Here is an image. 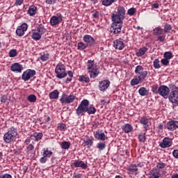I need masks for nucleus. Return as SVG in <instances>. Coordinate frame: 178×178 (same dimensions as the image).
<instances>
[{
  "mask_svg": "<svg viewBox=\"0 0 178 178\" xmlns=\"http://www.w3.org/2000/svg\"><path fill=\"white\" fill-rule=\"evenodd\" d=\"M135 74L136 76L131 80V86H138V84L143 83L147 79V76H148V71L143 67V66L137 65L135 68Z\"/></svg>",
  "mask_w": 178,
  "mask_h": 178,
  "instance_id": "obj_1",
  "label": "nucleus"
},
{
  "mask_svg": "<svg viewBox=\"0 0 178 178\" xmlns=\"http://www.w3.org/2000/svg\"><path fill=\"white\" fill-rule=\"evenodd\" d=\"M55 73L57 79H65L68 74L69 77L67 78L65 83H70L73 79V72L72 71L66 72V67L60 63L56 66Z\"/></svg>",
  "mask_w": 178,
  "mask_h": 178,
  "instance_id": "obj_2",
  "label": "nucleus"
},
{
  "mask_svg": "<svg viewBox=\"0 0 178 178\" xmlns=\"http://www.w3.org/2000/svg\"><path fill=\"white\" fill-rule=\"evenodd\" d=\"M86 67L90 79L98 77V74H99V69L94 60H88Z\"/></svg>",
  "mask_w": 178,
  "mask_h": 178,
  "instance_id": "obj_3",
  "label": "nucleus"
},
{
  "mask_svg": "<svg viewBox=\"0 0 178 178\" xmlns=\"http://www.w3.org/2000/svg\"><path fill=\"white\" fill-rule=\"evenodd\" d=\"M17 136V131L15 127H11L10 130L7 133H6L3 136V140L5 143L9 144L11 141H13L16 136Z\"/></svg>",
  "mask_w": 178,
  "mask_h": 178,
  "instance_id": "obj_4",
  "label": "nucleus"
},
{
  "mask_svg": "<svg viewBox=\"0 0 178 178\" xmlns=\"http://www.w3.org/2000/svg\"><path fill=\"white\" fill-rule=\"evenodd\" d=\"M90 106V102L87 99H83L81 101V104H79L77 108L76 109V113L77 116H83L86 112H87V106Z\"/></svg>",
  "mask_w": 178,
  "mask_h": 178,
  "instance_id": "obj_5",
  "label": "nucleus"
},
{
  "mask_svg": "<svg viewBox=\"0 0 178 178\" xmlns=\"http://www.w3.org/2000/svg\"><path fill=\"white\" fill-rule=\"evenodd\" d=\"M76 101V96L74 94L71 93L67 95L66 93H63L60 99V102H61L62 105H65L66 104H73Z\"/></svg>",
  "mask_w": 178,
  "mask_h": 178,
  "instance_id": "obj_6",
  "label": "nucleus"
},
{
  "mask_svg": "<svg viewBox=\"0 0 178 178\" xmlns=\"http://www.w3.org/2000/svg\"><path fill=\"white\" fill-rule=\"evenodd\" d=\"M63 22V17L62 14H56L54 15L50 19V24L54 27V26H58L60 24V22Z\"/></svg>",
  "mask_w": 178,
  "mask_h": 178,
  "instance_id": "obj_7",
  "label": "nucleus"
},
{
  "mask_svg": "<svg viewBox=\"0 0 178 178\" xmlns=\"http://www.w3.org/2000/svg\"><path fill=\"white\" fill-rule=\"evenodd\" d=\"M35 76V70H27L23 72L22 79L24 81H29L31 77Z\"/></svg>",
  "mask_w": 178,
  "mask_h": 178,
  "instance_id": "obj_8",
  "label": "nucleus"
},
{
  "mask_svg": "<svg viewBox=\"0 0 178 178\" xmlns=\"http://www.w3.org/2000/svg\"><path fill=\"white\" fill-rule=\"evenodd\" d=\"M173 144V141L171 138L165 137L163 139V141L159 143V147L161 148H170V147H172Z\"/></svg>",
  "mask_w": 178,
  "mask_h": 178,
  "instance_id": "obj_9",
  "label": "nucleus"
},
{
  "mask_svg": "<svg viewBox=\"0 0 178 178\" xmlns=\"http://www.w3.org/2000/svg\"><path fill=\"white\" fill-rule=\"evenodd\" d=\"M27 29H29V25L26 23H23L21 26L17 28V35H19V37H23V35H24V32L27 31Z\"/></svg>",
  "mask_w": 178,
  "mask_h": 178,
  "instance_id": "obj_10",
  "label": "nucleus"
},
{
  "mask_svg": "<svg viewBox=\"0 0 178 178\" xmlns=\"http://www.w3.org/2000/svg\"><path fill=\"white\" fill-rule=\"evenodd\" d=\"M159 95L163 97V98H168L169 97V92H170V90L166 86H161L159 90Z\"/></svg>",
  "mask_w": 178,
  "mask_h": 178,
  "instance_id": "obj_11",
  "label": "nucleus"
},
{
  "mask_svg": "<svg viewBox=\"0 0 178 178\" xmlns=\"http://www.w3.org/2000/svg\"><path fill=\"white\" fill-rule=\"evenodd\" d=\"M83 41L86 43L88 47H92L95 44V39L90 35H85L83 37Z\"/></svg>",
  "mask_w": 178,
  "mask_h": 178,
  "instance_id": "obj_12",
  "label": "nucleus"
},
{
  "mask_svg": "<svg viewBox=\"0 0 178 178\" xmlns=\"http://www.w3.org/2000/svg\"><path fill=\"white\" fill-rule=\"evenodd\" d=\"M111 86V81L109 80H104L99 82V90L100 91H106L108 88Z\"/></svg>",
  "mask_w": 178,
  "mask_h": 178,
  "instance_id": "obj_13",
  "label": "nucleus"
},
{
  "mask_svg": "<svg viewBox=\"0 0 178 178\" xmlns=\"http://www.w3.org/2000/svg\"><path fill=\"white\" fill-rule=\"evenodd\" d=\"M122 27H123V24L113 23L111 25V33L113 34H119L122 31Z\"/></svg>",
  "mask_w": 178,
  "mask_h": 178,
  "instance_id": "obj_14",
  "label": "nucleus"
},
{
  "mask_svg": "<svg viewBox=\"0 0 178 178\" xmlns=\"http://www.w3.org/2000/svg\"><path fill=\"white\" fill-rule=\"evenodd\" d=\"M10 70L15 73H22L23 72V65L19 63H15L11 65Z\"/></svg>",
  "mask_w": 178,
  "mask_h": 178,
  "instance_id": "obj_15",
  "label": "nucleus"
},
{
  "mask_svg": "<svg viewBox=\"0 0 178 178\" xmlns=\"http://www.w3.org/2000/svg\"><path fill=\"white\" fill-rule=\"evenodd\" d=\"M169 99L172 104H178V90H172L169 95Z\"/></svg>",
  "mask_w": 178,
  "mask_h": 178,
  "instance_id": "obj_16",
  "label": "nucleus"
},
{
  "mask_svg": "<svg viewBox=\"0 0 178 178\" xmlns=\"http://www.w3.org/2000/svg\"><path fill=\"white\" fill-rule=\"evenodd\" d=\"M113 47L115 49H119V51H122L123 48H124V42L122 41V39H117L113 41Z\"/></svg>",
  "mask_w": 178,
  "mask_h": 178,
  "instance_id": "obj_17",
  "label": "nucleus"
},
{
  "mask_svg": "<svg viewBox=\"0 0 178 178\" xmlns=\"http://www.w3.org/2000/svg\"><path fill=\"white\" fill-rule=\"evenodd\" d=\"M94 136L96 140H101V141H105V140H106V136L102 131L97 130L95 131Z\"/></svg>",
  "mask_w": 178,
  "mask_h": 178,
  "instance_id": "obj_18",
  "label": "nucleus"
},
{
  "mask_svg": "<svg viewBox=\"0 0 178 178\" xmlns=\"http://www.w3.org/2000/svg\"><path fill=\"white\" fill-rule=\"evenodd\" d=\"M111 19L113 22V23H115L117 24H123V20H124V18H122V17L117 14H112Z\"/></svg>",
  "mask_w": 178,
  "mask_h": 178,
  "instance_id": "obj_19",
  "label": "nucleus"
},
{
  "mask_svg": "<svg viewBox=\"0 0 178 178\" xmlns=\"http://www.w3.org/2000/svg\"><path fill=\"white\" fill-rule=\"evenodd\" d=\"M72 165L73 166H74V168H81L82 169H87V164L83 163V161L76 160Z\"/></svg>",
  "mask_w": 178,
  "mask_h": 178,
  "instance_id": "obj_20",
  "label": "nucleus"
},
{
  "mask_svg": "<svg viewBox=\"0 0 178 178\" xmlns=\"http://www.w3.org/2000/svg\"><path fill=\"white\" fill-rule=\"evenodd\" d=\"M148 118H147V117H143L140 119L139 122L140 123V124H143V128L145 129V130H148V129H149V125H148Z\"/></svg>",
  "mask_w": 178,
  "mask_h": 178,
  "instance_id": "obj_21",
  "label": "nucleus"
},
{
  "mask_svg": "<svg viewBox=\"0 0 178 178\" xmlns=\"http://www.w3.org/2000/svg\"><path fill=\"white\" fill-rule=\"evenodd\" d=\"M161 177V173L159 170L153 169L149 173V178H159Z\"/></svg>",
  "mask_w": 178,
  "mask_h": 178,
  "instance_id": "obj_22",
  "label": "nucleus"
},
{
  "mask_svg": "<svg viewBox=\"0 0 178 178\" xmlns=\"http://www.w3.org/2000/svg\"><path fill=\"white\" fill-rule=\"evenodd\" d=\"M43 136L42 133L35 132L31 136L30 139L33 140L34 141H40Z\"/></svg>",
  "mask_w": 178,
  "mask_h": 178,
  "instance_id": "obj_23",
  "label": "nucleus"
},
{
  "mask_svg": "<svg viewBox=\"0 0 178 178\" xmlns=\"http://www.w3.org/2000/svg\"><path fill=\"white\" fill-rule=\"evenodd\" d=\"M35 13H37V7L35 6H31L27 10V15L35 16Z\"/></svg>",
  "mask_w": 178,
  "mask_h": 178,
  "instance_id": "obj_24",
  "label": "nucleus"
},
{
  "mask_svg": "<svg viewBox=\"0 0 178 178\" xmlns=\"http://www.w3.org/2000/svg\"><path fill=\"white\" fill-rule=\"evenodd\" d=\"M117 15L120 16L121 19H124V15H126V10H124L123 6H120L118 8Z\"/></svg>",
  "mask_w": 178,
  "mask_h": 178,
  "instance_id": "obj_25",
  "label": "nucleus"
},
{
  "mask_svg": "<svg viewBox=\"0 0 178 178\" xmlns=\"http://www.w3.org/2000/svg\"><path fill=\"white\" fill-rule=\"evenodd\" d=\"M128 170H129V175H137L138 168H137V165L132 164L129 167Z\"/></svg>",
  "mask_w": 178,
  "mask_h": 178,
  "instance_id": "obj_26",
  "label": "nucleus"
},
{
  "mask_svg": "<svg viewBox=\"0 0 178 178\" xmlns=\"http://www.w3.org/2000/svg\"><path fill=\"white\" fill-rule=\"evenodd\" d=\"M83 144H85V146L88 147V148H90L94 144V140L90 138L88 136H86L83 139Z\"/></svg>",
  "mask_w": 178,
  "mask_h": 178,
  "instance_id": "obj_27",
  "label": "nucleus"
},
{
  "mask_svg": "<svg viewBox=\"0 0 178 178\" xmlns=\"http://www.w3.org/2000/svg\"><path fill=\"white\" fill-rule=\"evenodd\" d=\"M122 131L124 133H131L133 127L130 124H125L122 126Z\"/></svg>",
  "mask_w": 178,
  "mask_h": 178,
  "instance_id": "obj_28",
  "label": "nucleus"
},
{
  "mask_svg": "<svg viewBox=\"0 0 178 178\" xmlns=\"http://www.w3.org/2000/svg\"><path fill=\"white\" fill-rule=\"evenodd\" d=\"M147 51H148V48H147L146 47H143L139 49L138 51L136 52V55L138 57L143 56V55H145Z\"/></svg>",
  "mask_w": 178,
  "mask_h": 178,
  "instance_id": "obj_29",
  "label": "nucleus"
},
{
  "mask_svg": "<svg viewBox=\"0 0 178 178\" xmlns=\"http://www.w3.org/2000/svg\"><path fill=\"white\" fill-rule=\"evenodd\" d=\"M50 99H58L59 98V91L55 90L49 94Z\"/></svg>",
  "mask_w": 178,
  "mask_h": 178,
  "instance_id": "obj_30",
  "label": "nucleus"
},
{
  "mask_svg": "<svg viewBox=\"0 0 178 178\" xmlns=\"http://www.w3.org/2000/svg\"><path fill=\"white\" fill-rule=\"evenodd\" d=\"M166 129L170 131H175V130H176L175 127V120L169 121L166 124Z\"/></svg>",
  "mask_w": 178,
  "mask_h": 178,
  "instance_id": "obj_31",
  "label": "nucleus"
},
{
  "mask_svg": "<svg viewBox=\"0 0 178 178\" xmlns=\"http://www.w3.org/2000/svg\"><path fill=\"white\" fill-rule=\"evenodd\" d=\"M153 34L154 35H162V34H165V32L162 28L159 26V27H156L153 30Z\"/></svg>",
  "mask_w": 178,
  "mask_h": 178,
  "instance_id": "obj_32",
  "label": "nucleus"
},
{
  "mask_svg": "<svg viewBox=\"0 0 178 178\" xmlns=\"http://www.w3.org/2000/svg\"><path fill=\"white\" fill-rule=\"evenodd\" d=\"M60 145L62 149H69V148H70L71 144L69 141H63L60 143Z\"/></svg>",
  "mask_w": 178,
  "mask_h": 178,
  "instance_id": "obj_33",
  "label": "nucleus"
},
{
  "mask_svg": "<svg viewBox=\"0 0 178 178\" xmlns=\"http://www.w3.org/2000/svg\"><path fill=\"white\" fill-rule=\"evenodd\" d=\"M52 151L49 150L48 148H44L43 149V156L46 158H51L52 156Z\"/></svg>",
  "mask_w": 178,
  "mask_h": 178,
  "instance_id": "obj_34",
  "label": "nucleus"
},
{
  "mask_svg": "<svg viewBox=\"0 0 178 178\" xmlns=\"http://www.w3.org/2000/svg\"><path fill=\"white\" fill-rule=\"evenodd\" d=\"M86 112L88 115H94L97 112V108L92 106H87Z\"/></svg>",
  "mask_w": 178,
  "mask_h": 178,
  "instance_id": "obj_35",
  "label": "nucleus"
},
{
  "mask_svg": "<svg viewBox=\"0 0 178 178\" xmlns=\"http://www.w3.org/2000/svg\"><path fill=\"white\" fill-rule=\"evenodd\" d=\"M138 92L141 97H145V95H148V90L145 87H142L139 89Z\"/></svg>",
  "mask_w": 178,
  "mask_h": 178,
  "instance_id": "obj_36",
  "label": "nucleus"
},
{
  "mask_svg": "<svg viewBox=\"0 0 178 178\" xmlns=\"http://www.w3.org/2000/svg\"><path fill=\"white\" fill-rule=\"evenodd\" d=\"M41 33H39L38 32H33L31 37L33 40H35V41H38L41 40Z\"/></svg>",
  "mask_w": 178,
  "mask_h": 178,
  "instance_id": "obj_37",
  "label": "nucleus"
},
{
  "mask_svg": "<svg viewBox=\"0 0 178 178\" xmlns=\"http://www.w3.org/2000/svg\"><path fill=\"white\" fill-rule=\"evenodd\" d=\"M37 31L41 35L42 34L45 33V28L44 27V25L42 24H40L38 27H37Z\"/></svg>",
  "mask_w": 178,
  "mask_h": 178,
  "instance_id": "obj_38",
  "label": "nucleus"
},
{
  "mask_svg": "<svg viewBox=\"0 0 178 178\" xmlns=\"http://www.w3.org/2000/svg\"><path fill=\"white\" fill-rule=\"evenodd\" d=\"M118 0H103L102 5L104 6H111L113 2H116Z\"/></svg>",
  "mask_w": 178,
  "mask_h": 178,
  "instance_id": "obj_39",
  "label": "nucleus"
},
{
  "mask_svg": "<svg viewBox=\"0 0 178 178\" xmlns=\"http://www.w3.org/2000/svg\"><path fill=\"white\" fill-rule=\"evenodd\" d=\"M77 47L78 49L81 51L83 49H86V48H88V46L86 43L81 42L78 43Z\"/></svg>",
  "mask_w": 178,
  "mask_h": 178,
  "instance_id": "obj_40",
  "label": "nucleus"
},
{
  "mask_svg": "<svg viewBox=\"0 0 178 178\" xmlns=\"http://www.w3.org/2000/svg\"><path fill=\"white\" fill-rule=\"evenodd\" d=\"M163 57L165 59H168V60H169V59H172V58H173V53L171 51H166L164 53Z\"/></svg>",
  "mask_w": 178,
  "mask_h": 178,
  "instance_id": "obj_41",
  "label": "nucleus"
},
{
  "mask_svg": "<svg viewBox=\"0 0 178 178\" xmlns=\"http://www.w3.org/2000/svg\"><path fill=\"white\" fill-rule=\"evenodd\" d=\"M27 99L29 102H35L37 101V96L35 95H30L28 96Z\"/></svg>",
  "mask_w": 178,
  "mask_h": 178,
  "instance_id": "obj_42",
  "label": "nucleus"
},
{
  "mask_svg": "<svg viewBox=\"0 0 178 178\" xmlns=\"http://www.w3.org/2000/svg\"><path fill=\"white\" fill-rule=\"evenodd\" d=\"M146 139H147V137L145 136V133L139 134L138 140L140 143H145Z\"/></svg>",
  "mask_w": 178,
  "mask_h": 178,
  "instance_id": "obj_43",
  "label": "nucleus"
},
{
  "mask_svg": "<svg viewBox=\"0 0 178 178\" xmlns=\"http://www.w3.org/2000/svg\"><path fill=\"white\" fill-rule=\"evenodd\" d=\"M153 66L154 69H160L161 64L159 63V59H155L153 62Z\"/></svg>",
  "mask_w": 178,
  "mask_h": 178,
  "instance_id": "obj_44",
  "label": "nucleus"
},
{
  "mask_svg": "<svg viewBox=\"0 0 178 178\" xmlns=\"http://www.w3.org/2000/svg\"><path fill=\"white\" fill-rule=\"evenodd\" d=\"M9 56L10 58H15V56H17V50L16 49L10 50Z\"/></svg>",
  "mask_w": 178,
  "mask_h": 178,
  "instance_id": "obj_45",
  "label": "nucleus"
},
{
  "mask_svg": "<svg viewBox=\"0 0 178 178\" xmlns=\"http://www.w3.org/2000/svg\"><path fill=\"white\" fill-rule=\"evenodd\" d=\"M79 81H81V82L85 81V83H90V78L86 77L83 75L80 76L79 78Z\"/></svg>",
  "mask_w": 178,
  "mask_h": 178,
  "instance_id": "obj_46",
  "label": "nucleus"
},
{
  "mask_svg": "<svg viewBox=\"0 0 178 178\" xmlns=\"http://www.w3.org/2000/svg\"><path fill=\"white\" fill-rule=\"evenodd\" d=\"M105 147H106V145L104 143H97V148L99 151H103V149H105Z\"/></svg>",
  "mask_w": 178,
  "mask_h": 178,
  "instance_id": "obj_47",
  "label": "nucleus"
},
{
  "mask_svg": "<svg viewBox=\"0 0 178 178\" xmlns=\"http://www.w3.org/2000/svg\"><path fill=\"white\" fill-rule=\"evenodd\" d=\"M40 59L42 60V62L48 60V59H49V54H44L40 56Z\"/></svg>",
  "mask_w": 178,
  "mask_h": 178,
  "instance_id": "obj_48",
  "label": "nucleus"
},
{
  "mask_svg": "<svg viewBox=\"0 0 178 178\" xmlns=\"http://www.w3.org/2000/svg\"><path fill=\"white\" fill-rule=\"evenodd\" d=\"M58 2V0H45V3L51 6V5H55Z\"/></svg>",
  "mask_w": 178,
  "mask_h": 178,
  "instance_id": "obj_49",
  "label": "nucleus"
},
{
  "mask_svg": "<svg viewBox=\"0 0 178 178\" xmlns=\"http://www.w3.org/2000/svg\"><path fill=\"white\" fill-rule=\"evenodd\" d=\"M137 10H136V8H131L128 10L127 13L128 15H129V16H133L134 15V13H136Z\"/></svg>",
  "mask_w": 178,
  "mask_h": 178,
  "instance_id": "obj_50",
  "label": "nucleus"
},
{
  "mask_svg": "<svg viewBox=\"0 0 178 178\" xmlns=\"http://www.w3.org/2000/svg\"><path fill=\"white\" fill-rule=\"evenodd\" d=\"M152 91L154 93V94H159V87H158V86L154 85L152 86Z\"/></svg>",
  "mask_w": 178,
  "mask_h": 178,
  "instance_id": "obj_51",
  "label": "nucleus"
},
{
  "mask_svg": "<svg viewBox=\"0 0 178 178\" xmlns=\"http://www.w3.org/2000/svg\"><path fill=\"white\" fill-rule=\"evenodd\" d=\"M165 33H163L162 35H159L157 38V41H159L160 42H163V41H165Z\"/></svg>",
  "mask_w": 178,
  "mask_h": 178,
  "instance_id": "obj_52",
  "label": "nucleus"
},
{
  "mask_svg": "<svg viewBox=\"0 0 178 178\" xmlns=\"http://www.w3.org/2000/svg\"><path fill=\"white\" fill-rule=\"evenodd\" d=\"M172 30V26L170 24H165L164 26V33H168V31H170Z\"/></svg>",
  "mask_w": 178,
  "mask_h": 178,
  "instance_id": "obj_53",
  "label": "nucleus"
},
{
  "mask_svg": "<svg viewBox=\"0 0 178 178\" xmlns=\"http://www.w3.org/2000/svg\"><path fill=\"white\" fill-rule=\"evenodd\" d=\"M161 63L164 66H168L169 65V60L168 58L161 59Z\"/></svg>",
  "mask_w": 178,
  "mask_h": 178,
  "instance_id": "obj_54",
  "label": "nucleus"
},
{
  "mask_svg": "<svg viewBox=\"0 0 178 178\" xmlns=\"http://www.w3.org/2000/svg\"><path fill=\"white\" fill-rule=\"evenodd\" d=\"M65 127H66V125L63 123L58 124V130H60L61 131H63V130H65Z\"/></svg>",
  "mask_w": 178,
  "mask_h": 178,
  "instance_id": "obj_55",
  "label": "nucleus"
},
{
  "mask_svg": "<svg viewBox=\"0 0 178 178\" xmlns=\"http://www.w3.org/2000/svg\"><path fill=\"white\" fill-rule=\"evenodd\" d=\"M34 149V145L33 144H30L26 147L27 152H31Z\"/></svg>",
  "mask_w": 178,
  "mask_h": 178,
  "instance_id": "obj_56",
  "label": "nucleus"
},
{
  "mask_svg": "<svg viewBox=\"0 0 178 178\" xmlns=\"http://www.w3.org/2000/svg\"><path fill=\"white\" fill-rule=\"evenodd\" d=\"M156 166L157 169H163L166 166V164L165 163H158Z\"/></svg>",
  "mask_w": 178,
  "mask_h": 178,
  "instance_id": "obj_57",
  "label": "nucleus"
},
{
  "mask_svg": "<svg viewBox=\"0 0 178 178\" xmlns=\"http://www.w3.org/2000/svg\"><path fill=\"white\" fill-rule=\"evenodd\" d=\"M24 2V0H15V6H20Z\"/></svg>",
  "mask_w": 178,
  "mask_h": 178,
  "instance_id": "obj_58",
  "label": "nucleus"
},
{
  "mask_svg": "<svg viewBox=\"0 0 178 178\" xmlns=\"http://www.w3.org/2000/svg\"><path fill=\"white\" fill-rule=\"evenodd\" d=\"M47 157H45V156H43L40 159V163H45V162H47Z\"/></svg>",
  "mask_w": 178,
  "mask_h": 178,
  "instance_id": "obj_59",
  "label": "nucleus"
},
{
  "mask_svg": "<svg viewBox=\"0 0 178 178\" xmlns=\"http://www.w3.org/2000/svg\"><path fill=\"white\" fill-rule=\"evenodd\" d=\"M172 155L174 158H176L177 159H178V150H174L172 152Z\"/></svg>",
  "mask_w": 178,
  "mask_h": 178,
  "instance_id": "obj_60",
  "label": "nucleus"
},
{
  "mask_svg": "<svg viewBox=\"0 0 178 178\" xmlns=\"http://www.w3.org/2000/svg\"><path fill=\"white\" fill-rule=\"evenodd\" d=\"M6 99H8V97L6 95L2 96L1 98V102L5 104V102H6Z\"/></svg>",
  "mask_w": 178,
  "mask_h": 178,
  "instance_id": "obj_61",
  "label": "nucleus"
},
{
  "mask_svg": "<svg viewBox=\"0 0 178 178\" xmlns=\"http://www.w3.org/2000/svg\"><path fill=\"white\" fill-rule=\"evenodd\" d=\"M0 178H12V175H10V174H5L3 175Z\"/></svg>",
  "mask_w": 178,
  "mask_h": 178,
  "instance_id": "obj_62",
  "label": "nucleus"
},
{
  "mask_svg": "<svg viewBox=\"0 0 178 178\" xmlns=\"http://www.w3.org/2000/svg\"><path fill=\"white\" fill-rule=\"evenodd\" d=\"M74 178H81V174H78V173H74Z\"/></svg>",
  "mask_w": 178,
  "mask_h": 178,
  "instance_id": "obj_63",
  "label": "nucleus"
},
{
  "mask_svg": "<svg viewBox=\"0 0 178 178\" xmlns=\"http://www.w3.org/2000/svg\"><path fill=\"white\" fill-rule=\"evenodd\" d=\"M157 129L159 130H163V124H159Z\"/></svg>",
  "mask_w": 178,
  "mask_h": 178,
  "instance_id": "obj_64",
  "label": "nucleus"
}]
</instances>
